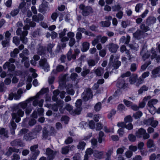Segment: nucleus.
Wrapping results in <instances>:
<instances>
[{"label": "nucleus", "mask_w": 160, "mask_h": 160, "mask_svg": "<svg viewBox=\"0 0 160 160\" xmlns=\"http://www.w3.org/2000/svg\"><path fill=\"white\" fill-rule=\"evenodd\" d=\"M81 111V109L80 108H76L73 110V114L72 115H74L76 114L79 115L80 114Z\"/></svg>", "instance_id": "obj_56"}, {"label": "nucleus", "mask_w": 160, "mask_h": 160, "mask_svg": "<svg viewBox=\"0 0 160 160\" xmlns=\"http://www.w3.org/2000/svg\"><path fill=\"white\" fill-rule=\"evenodd\" d=\"M132 117L130 115H128L126 117L124 118V122L126 124L127 123H131L132 121Z\"/></svg>", "instance_id": "obj_45"}, {"label": "nucleus", "mask_w": 160, "mask_h": 160, "mask_svg": "<svg viewBox=\"0 0 160 160\" xmlns=\"http://www.w3.org/2000/svg\"><path fill=\"white\" fill-rule=\"evenodd\" d=\"M22 102L20 103L14 107V110L16 112V113H13L12 114V120L11 121L10 125H9V128L11 134L13 135L15 134V130L16 128V124L13 120L15 119V122L18 123L20 121L21 117H22L24 114V112L20 108L23 109L26 108L25 113L26 114L29 115L31 112L32 110L28 107V105L30 104L29 102H26V101Z\"/></svg>", "instance_id": "obj_1"}, {"label": "nucleus", "mask_w": 160, "mask_h": 160, "mask_svg": "<svg viewBox=\"0 0 160 160\" xmlns=\"http://www.w3.org/2000/svg\"><path fill=\"white\" fill-rule=\"evenodd\" d=\"M38 144L31 146L30 147L31 152L30 158L31 160H35L40 153V151L38 150Z\"/></svg>", "instance_id": "obj_4"}, {"label": "nucleus", "mask_w": 160, "mask_h": 160, "mask_svg": "<svg viewBox=\"0 0 160 160\" xmlns=\"http://www.w3.org/2000/svg\"><path fill=\"white\" fill-rule=\"evenodd\" d=\"M135 134L138 138H141L142 137L144 139H148L150 137L149 134L146 132L145 130L142 128L138 129L136 132Z\"/></svg>", "instance_id": "obj_5"}, {"label": "nucleus", "mask_w": 160, "mask_h": 160, "mask_svg": "<svg viewBox=\"0 0 160 160\" xmlns=\"http://www.w3.org/2000/svg\"><path fill=\"white\" fill-rule=\"evenodd\" d=\"M19 149L15 148H12L11 147L9 148L8 151L7 152L6 154L8 156L10 155L13 152H18L19 151Z\"/></svg>", "instance_id": "obj_25"}, {"label": "nucleus", "mask_w": 160, "mask_h": 160, "mask_svg": "<svg viewBox=\"0 0 160 160\" xmlns=\"http://www.w3.org/2000/svg\"><path fill=\"white\" fill-rule=\"evenodd\" d=\"M28 32V31L26 30L22 31L21 28H18L16 30L17 35L20 36V40L24 44H26L27 42V38L25 37L27 35Z\"/></svg>", "instance_id": "obj_3"}, {"label": "nucleus", "mask_w": 160, "mask_h": 160, "mask_svg": "<svg viewBox=\"0 0 160 160\" xmlns=\"http://www.w3.org/2000/svg\"><path fill=\"white\" fill-rule=\"evenodd\" d=\"M23 138L24 139L27 141H30L34 138L32 133H29L26 134L24 135Z\"/></svg>", "instance_id": "obj_27"}, {"label": "nucleus", "mask_w": 160, "mask_h": 160, "mask_svg": "<svg viewBox=\"0 0 160 160\" xmlns=\"http://www.w3.org/2000/svg\"><path fill=\"white\" fill-rule=\"evenodd\" d=\"M103 27H108L110 25V22L109 21H102L100 22Z\"/></svg>", "instance_id": "obj_46"}, {"label": "nucleus", "mask_w": 160, "mask_h": 160, "mask_svg": "<svg viewBox=\"0 0 160 160\" xmlns=\"http://www.w3.org/2000/svg\"><path fill=\"white\" fill-rule=\"evenodd\" d=\"M29 55V51L26 48H25L22 52V53L19 54V56L22 58L21 62H23L27 60L28 59V58L26 56Z\"/></svg>", "instance_id": "obj_15"}, {"label": "nucleus", "mask_w": 160, "mask_h": 160, "mask_svg": "<svg viewBox=\"0 0 160 160\" xmlns=\"http://www.w3.org/2000/svg\"><path fill=\"white\" fill-rule=\"evenodd\" d=\"M43 16L40 13L38 14L37 15H34L32 17V20L37 22L43 20Z\"/></svg>", "instance_id": "obj_19"}, {"label": "nucleus", "mask_w": 160, "mask_h": 160, "mask_svg": "<svg viewBox=\"0 0 160 160\" xmlns=\"http://www.w3.org/2000/svg\"><path fill=\"white\" fill-rule=\"evenodd\" d=\"M76 38L77 40V41L78 42H79L82 38V34L80 32H78L76 34Z\"/></svg>", "instance_id": "obj_57"}, {"label": "nucleus", "mask_w": 160, "mask_h": 160, "mask_svg": "<svg viewBox=\"0 0 160 160\" xmlns=\"http://www.w3.org/2000/svg\"><path fill=\"white\" fill-rule=\"evenodd\" d=\"M140 54L144 61L148 58L150 55V52L148 51L145 48H142Z\"/></svg>", "instance_id": "obj_12"}, {"label": "nucleus", "mask_w": 160, "mask_h": 160, "mask_svg": "<svg viewBox=\"0 0 160 160\" xmlns=\"http://www.w3.org/2000/svg\"><path fill=\"white\" fill-rule=\"evenodd\" d=\"M9 39H7L5 40L2 41V44L3 47H8L9 45Z\"/></svg>", "instance_id": "obj_44"}, {"label": "nucleus", "mask_w": 160, "mask_h": 160, "mask_svg": "<svg viewBox=\"0 0 160 160\" xmlns=\"http://www.w3.org/2000/svg\"><path fill=\"white\" fill-rule=\"evenodd\" d=\"M142 115V113L141 111H138L133 114V116L135 119H138L140 118Z\"/></svg>", "instance_id": "obj_38"}, {"label": "nucleus", "mask_w": 160, "mask_h": 160, "mask_svg": "<svg viewBox=\"0 0 160 160\" xmlns=\"http://www.w3.org/2000/svg\"><path fill=\"white\" fill-rule=\"evenodd\" d=\"M148 89V88L146 86L143 85L138 90V93L142 94L143 91H147Z\"/></svg>", "instance_id": "obj_50"}, {"label": "nucleus", "mask_w": 160, "mask_h": 160, "mask_svg": "<svg viewBox=\"0 0 160 160\" xmlns=\"http://www.w3.org/2000/svg\"><path fill=\"white\" fill-rule=\"evenodd\" d=\"M144 34L143 32L141 30H138L133 34V37L137 39H140L143 37Z\"/></svg>", "instance_id": "obj_18"}, {"label": "nucleus", "mask_w": 160, "mask_h": 160, "mask_svg": "<svg viewBox=\"0 0 160 160\" xmlns=\"http://www.w3.org/2000/svg\"><path fill=\"white\" fill-rule=\"evenodd\" d=\"M23 93V91L22 89H19L17 91V93H11L9 94L8 99L10 100H12L13 99L14 100L19 99L20 98L21 95Z\"/></svg>", "instance_id": "obj_7"}, {"label": "nucleus", "mask_w": 160, "mask_h": 160, "mask_svg": "<svg viewBox=\"0 0 160 160\" xmlns=\"http://www.w3.org/2000/svg\"><path fill=\"white\" fill-rule=\"evenodd\" d=\"M65 108L67 111H69L71 114H73V110H72V107L70 105L68 104L66 105Z\"/></svg>", "instance_id": "obj_42"}, {"label": "nucleus", "mask_w": 160, "mask_h": 160, "mask_svg": "<svg viewBox=\"0 0 160 160\" xmlns=\"http://www.w3.org/2000/svg\"><path fill=\"white\" fill-rule=\"evenodd\" d=\"M101 108V103L99 102L97 103L94 106L95 110L96 112H98L100 110Z\"/></svg>", "instance_id": "obj_41"}, {"label": "nucleus", "mask_w": 160, "mask_h": 160, "mask_svg": "<svg viewBox=\"0 0 160 160\" xmlns=\"http://www.w3.org/2000/svg\"><path fill=\"white\" fill-rule=\"evenodd\" d=\"M137 80V75L135 74H133L129 78V82L131 84H134Z\"/></svg>", "instance_id": "obj_29"}, {"label": "nucleus", "mask_w": 160, "mask_h": 160, "mask_svg": "<svg viewBox=\"0 0 160 160\" xmlns=\"http://www.w3.org/2000/svg\"><path fill=\"white\" fill-rule=\"evenodd\" d=\"M28 131V130L26 128H23L21 129L19 132L18 135L22 136L23 134L27 133Z\"/></svg>", "instance_id": "obj_58"}, {"label": "nucleus", "mask_w": 160, "mask_h": 160, "mask_svg": "<svg viewBox=\"0 0 160 160\" xmlns=\"http://www.w3.org/2000/svg\"><path fill=\"white\" fill-rule=\"evenodd\" d=\"M67 57L68 60L70 61L72 59H76L75 55L72 54L71 48H70L67 54Z\"/></svg>", "instance_id": "obj_24"}, {"label": "nucleus", "mask_w": 160, "mask_h": 160, "mask_svg": "<svg viewBox=\"0 0 160 160\" xmlns=\"http://www.w3.org/2000/svg\"><path fill=\"white\" fill-rule=\"evenodd\" d=\"M79 8L82 10V13L84 16H87L90 13L92 12V8L90 6L85 7L84 5L82 4L80 5Z\"/></svg>", "instance_id": "obj_6"}, {"label": "nucleus", "mask_w": 160, "mask_h": 160, "mask_svg": "<svg viewBox=\"0 0 160 160\" xmlns=\"http://www.w3.org/2000/svg\"><path fill=\"white\" fill-rule=\"evenodd\" d=\"M19 52V51L18 49L17 48H15L13 51L10 52V56L12 58H14L17 56V54Z\"/></svg>", "instance_id": "obj_36"}, {"label": "nucleus", "mask_w": 160, "mask_h": 160, "mask_svg": "<svg viewBox=\"0 0 160 160\" xmlns=\"http://www.w3.org/2000/svg\"><path fill=\"white\" fill-rule=\"evenodd\" d=\"M13 42L17 46L20 43L19 38L17 37H14L13 38Z\"/></svg>", "instance_id": "obj_49"}, {"label": "nucleus", "mask_w": 160, "mask_h": 160, "mask_svg": "<svg viewBox=\"0 0 160 160\" xmlns=\"http://www.w3.org/2000/svg\"><path fill=\"white\" fill-rule=\"evenodd\" d=\"M147 146L148 148L154 147L155 146L153 141L151 139H149L147 142Z\"/></svg>", "instance_id": "obj_39"}, {"label": "nucleus", "mask_w": 160, "mask_h": 160, "mask_svg": "<svg viewBox=\"0 0 160 160\" xmlns=\"http://www.w3.org/2000/svg\"><path fill=\"white\" fill-rule=\"evenodd\" d=\"M117 85L119 88H124L125 85L124 80L123 78H119Z\"/></svg>", "instance_id": "obj_22"}, {"label": "nucleus", "mask_w": 160, "mask_h": 160, "mask_svg": "<svg viewBox=\"0 0 160 160\" xmlns=\"http://www.w3.org/2000/svg\"><path fill=\"white\" fill-rule=\"evenodd\" d=\"M82 48L81 50L83 52L86 51L88 50L89 47V44L87 42H84L82 44Z\"/></svg>", "instance_id": "obj_26"}, {"label": "nucleus", "mask_w": 160, "mask_h": 160, "mask_svg": "<svg viewBox=\"0 0 160 160\" xmlns=\"http://www.w3.org/2000/svg\"><path fill=\"white\" fill-rule=\"evenodd\" d=\"M128 138L130 141L134 142L136 140V136L132 134H130L128 135Z\"/></svg>", "instance_id": "obj_48"}, {"label": "nucleus", "mask_w": 160, "mask_h": 160, "mask_svg": "<svg viewBox=\"0 0 160 160\" xmlns=\"http://www.w3.org/2000/svg\"><path fill=\"white\" fill-rule=\"evenodd\" d=\"M156 19L153 17H149L147 20L146 23L149 25L155 22Z\"/></svg>", "instance_id": "obj_30"}, {"label": "nucleus", "mask_w": 160, "mask_h": 160, "mask_svg": "<svg viewBox=\"0 0 160 160\" xmlns=\"http://www.w3.org/2000/svg\"><path fill=\"white\" fill-rule=\"evenodd\" d=\"M109 50L111 52H116L119 48L117 44L113 43H110L108 45Z\"/></svg>", "instance_id": "obj_16"}, {"label": "nucleus", "mask_w": 160, "mask_h": 160, "mask_svg": "<svg viewBox=\"0 0 160 160\" xmlns=\"http://www.w3.org/2000/svg\"><path fill=\"white\" fill-rule=\"evenodd\" d=\"M104 69L101 67H99L95 69L94 71V73L98 76H101L104 73Z\"/></svg>", "instance_id": "obj_23"}, {"label": "nucleus", "mask_w": 160, "mask_h": 160, "mask_svg": "<svg viewBox=\"0 0 160 160\" xmlns=\"http://www.w3.org/2000/svg\"><path fill=\"white\" fill-rule=\"evenodd\" d=\"M121 8V7L119 4L116 5L112 7V10L113 11H119Z\"/></svg>", "instance_id": "obj_54"}, {"label": "nucleus", "mask_w": 160, "mask_h": 160, "mask_svg": "<svg viewBox=\"0 0 160 160\" xmlns=\"http://www.w3.org/2000/svg\"><path fill=\"white\" fill-rule=\"evenodd\" d=\"M56 151H53L50 148H47L46 150V154L48 156L49 160H52L56 154Z\"/></svg>", "instance_id": "obj_14"}, {"label": "nucleus", "mask_w": 160, "mask_h": 160, "mask_svg": "<svg viewBox=\"0 0 160 160\" xmlns=\"http://www.w3.org/2000/svg\"><path fill=\"white\" fill-rule=\"evenodd\" d=\"M151 61H149L145 63L141 66V69L142 70H145L147 67L151 64Z\"/></svg>", "instance_id": "obj_55"}, {"label": "nucleus", "mask_w": 160, "mask_h": 160, "mask_svg": "<svg viewBox=\"0 0 160 160\" xmlns=\"http://www.w3.org/2000/svg\"><path fill=\"white\" fill-rule=\"evenodd\" d=\"M86 145V143L83 141H81L79 142L77 148L79 149L83 150Z\"/></svg>", "instance_id": "obj_37"}, {"label": "nucleus", "mask_w": 160, "mask_h": 160, "mask_svg": "<svg viewBox=\"0 0 160 160\" xmlns=\"http://www.w3.org/2000/svg\"><path fill=\"white\" fill-rule=\"evenodd\" d=\"M19 12V10L18 8L16 9L11 12L10 14L12 16H14L17 15Z\"/></svg>", "instance_id": "obj_53"}, {"label": "nucleus", "mask_w": 160, "mask_h": 160, "mask_svg": "<svg viewBox=\"0 0 160 160\" xmlns=\"http://www.w3.org/2000/svg\"><path fill=\"white\" fill-rule=\"evenodd\" d=\"M153 118H150L147 120H145L144 122L145 124L148 126H149L152 124Z\"/></svg>", "instance_id": "obj_60"}, {"label": "nucleus", "mask_w": 160, "mask_h": 160, "mask_svg": "<svg viewBox=\"0 0 160 160\" xmlns=\"http://www.w3.org/2000/svg\"><path fill=\"white\" fill-rule=\"evenodd\" d=\"M3 68L4 70L8 68V71L11 72L14 71L15 66L14 64L10 63L9 62H6L3 65Z\"/></svg>", "instance_id": "obj_10"}, {"label": "nucleus", "mask_w": 160, "mask_h": 160, "mask_svg": "<svg viewBox=\"0 0 160 160\" xmlns=\"http://www.w3.org/2000/svg\"><path fill=\"white\" fill-rule=\"evenodd\" d=\"M60 91L58 90H56L53 92V95L52 97V100H58V98L57 96L58 95Z\"/></svg>", "instance_id": "obj_35"}, {"label": "nucleus", "mask_w": 160, "mask_h": 160, "mask_svg": "<svg viewBox=\"0 0 160 160\" xmlns=\"http://www.w3.org/2000/svg\"><path fill=\"white\" fill-rule=\"evenodd\" d=\"M111 64H112V66L113 67L114 69H117L121 65V62L118 60L115 61V59L114 62Z\"/></svg>", "instance_id": "obj_33"}, {"label": "nucleus", "mask_w": 160, "mask_h": 160, "mask_svg": "<svg viewBox=\"0 0 160 160\" xmlns=\"http://www.w3.org/2000/svg\"><path fill=\"white\" fill-rule=\"evenodd\" d=\"M39 65L42 67L44 71L48 72L49 70V66L45 58L41 59L39 61Z\"/></svg>", "instance_id": "obj_11"}, {"label": "nucleus", "mask_w": 160, "mask_h": 160, "mask_svg": "<svg viewBox=\"0 0 160 160\" xmlns=\"http://www.w3.org/2000/svg\"><path fill=\"white\" fill-rule=\"evenodd\" d=\"M140 28L142 30V31L144 33L149 30V28L148 26H146L143 23H142L141 25Z\"/></svg>", "instance_id": "obj_34"}, {"label": "nucleus", "mask_w": 160, "mask_h": 160, "mask_svg": "<svg viewBox=\"0 0 160 160\" xmlns=\"http://www.w3.org/2000/svg\"><path fill=\"white\" fill-rule=\"evenodd\" d=\"M70 78L73 81H76L77 82H78L79 80L78 75L77 73L74 72L72 73L71 74Z\"/></svg>", "instance_id": "obj_31"}, {"label": "nucleus", "mask_w": 160, "mask_h": 160, "mask_svg": "<svg viewBox=\"0 0 160 160\" xmlns=\"http://www.w3.org/2000/svg\"><path fill=\"white\" fill-rule=\"evenodd\" d=\"M56 101V103L53 104L52 107V109L55 111H57L58 108H62L63 105V101Z\"/></svg>", "instance_id": "obj_17"}, {"label": "nucleus", "mask_w": 160, "mask_h": 160, "mask_svg": "<svg viewBox=\"0 0 160 160\" xmlns=\"http://www.w3.org/2000/svg\"><path fill=\"white\" fill-rule=\"evenodd\" d=\"M48 92L49 90L48 88H43L35 96L30 98L28 100H35L37 99H38L41 95Z\"/></svg>", "instance_id": "obj_8"}, {"label": "nucleus", "mask_w": 160, "mask_h": 160, "mask_svg": "<svg viewBox=\"0 0 160 160\" xmlns=\"http://www.w3.org/2000/svg\"><path fill=\"white\" fill-rule=\"evenodd\" d=\"M104 136V133L103 132L100 131L99 134L98 142L101 143L102 141V137Z\"/></svg>", "instance_id": "obj_61"}, {"label": "nucleus", "mask_w": 160, "mask_h": 160, "mask_svg": "<svg viewBox=\"0 0 160 160\" xmlns=\"http://www.w3.org/2000/svg\"><path fill=\"white\" fill-rule=\"evenodd\" d=\"M103 155V152H99L98 151H96L95 153V156L98 158L101 159L102 158Z\"/></svg>", "instance_id": "obj_40"}, {"label": "nucleus", "mask_w": 160, "mask_h": 160, "mask_svg": "<svg viewBox=\"0 0 160 160\" xmlns=\"http://www.w3.org/2000/svg\"><path fill=\"white\" fill-rule=\"evenodd\" d=\"M0 135L6 138L9 137L8 132L7 130L4 128H0Z\"/></svg>", "instance_id": "obj_20"}, {"label": "nucleus", "mask_w": 160, "mask_h": 160, "mask_svg": "<svg viewBox=\"0 0 160 160\" xmlns=\"http://www.w3.org/2000/svg\"><path fill=\"white\" fill-rule=\"evenodd\" d=\"M160 71V66L155 68L152 71V77L153 78L156 77L157 76L156 75L158 74L159 72Z\"/></svg>", "instance_id": "obj_28"}, {"label": "nucleus", "mask_w": 160, "mask_h": 160, "mask_svg": "<svg viewBox=\"0 0 160 160\" xmlns=\"http://www.w3.org/2000/svg\"><path fill=\"white\" fill-rule=\"evenodd\" d=\"M25 5L26 2H22L18 6V9H22L23 13H24L27 10V8L24 7Z\"/></svg>", "instance_id": "obj_32"}, {"label": "nucleus", "mask_w": 160, "mask_h": 160, "mask_svg": "<svg viewBox=\"0 0 160 160\" xmlns=\"http://www.w3.org/2000/svg\"><path fill=\"white\" fill-rule=\"evenodd\" d=\"M143 6V4L142 3H139L137 4L135 8V11L137 12H139V9L141 8Z\"/></svg>", "instance_id": "obj_64"}, {"label": "nucleus", "mask_w": 160, "mask_h": 160, "mask_svg": "<svg viewBox=\"0 0 160 160\" xmlns=\"http://www.w3.org/2000/svg\"><path fill=\"white\" fill-rule=\"evenodd\" d=\"M151 52L152 53V55L151 56V58L152 59H153L155 58V57L156 56V55H157V54L156 53V51H155L154 49H151Z\"/></svg>", "instance_id": "obj_62"}, {"label": "nucleus", "mask_w": 160, "mask_h": 160, "mask_svg": "<svg viewBox=\"0 0 160 160\" xmlns=\"http://www.w3.org/2000/svg\"><path fill=\"white\" fill-rule=\"evenodd\" d=\"M100 37L101 35L97 36L96 38L92 41V45L95 46L99 42V40H100Z\"/></svg>", "instance_id": "obj_47"}, {"label": "nucleus", "mask_w": 160, "mask_h": 160, "mask_svg": "<svg viewBox=\"0 0 160 160\" xmlns=\"http://www.w3.org/2000/svg\"><path fill=\"white\" fill-rule=\"evenodd\" d=\"M91 90L90 88H87L82 94V97L84 100H88L91 99L92 97V95L91 92Z\"/></svg>", "instance_id": "obj_9"}, {"label": "nucleus", "mask_w": 160, "mask_h": 160, "mask_svg": "<svg viewBox=\"0 0 160 160\" xmlns=\"http://www.w3.org/2000/svg\"><path fill=\"white\" fill-rule=\"evenodd\" d=\"M64 69V67L63 66L61 65H59L57 66L56 71L57 72H59L62 71Z\"/></svg>", "instance_id": "obj_59"}, {"label": "nucleus", "mask_w": 160, "mask_h": 160, "mask_svg": "<svg viewBox=\"0 0 160 160\" xmlns=\"http://www.w3.org/2000/svg\"><path fill=\"white\" fill-rule=\"evenodd\" d=\"M48 7L47 3L46 2H43L39 6V12H42L46 10V9L48 8Z\"/></svg>", "instance_id": "obj_21"}, {"label": "nucleus", "mask_w": 160, "mask_h": 160, "mask_svg": "<svg viewBox=\"0 0 160 160\" xmlns=\"http://www.w3.org/2000/svg\"><path fill=\"white\" fill-rule=\"evenodd\" d=\"M11 145L12 146H19L23 147L24 146V143L20 139H16L10 142Z\"/></svg>", "instance_id": "obj_13"}, {"label": "nucleus", "mask_w": 160, "mask_h": 160, "mask_svg": "<svg viewBox=\"0 0 160 160\" xmlns=\"http://www.w3.org/2000/svg\"><path fill=\"white\" fill-rule=\"evenodd\" d=\"M116 111L114 109H112L110 112L109 114L108 115V117L109 118H111L113 116L115 115L116 113Z\"/></svg>", "instance_id": "obj_63"}, {"label": "nucleus", "mask_w": 160, "mask_h": 160, "mask_svg": "<svg viewBox=\"0 0 160 160\" xmlns=\"http://www.w3.org/2000/svg\"><path fill=\"white\" fill-rule=\"evenodd\" d=\"M43 101H33L32 104L35 106H39L40 108H37L32 114V117L34 118H38V114L40 117L38 121L41 123H43L45 121V118L44 117H42L43 115L44 111V109L42 108L43 105Z\"/></svg>", "instance_id": "obj_2"}, {"label": "nucleus", "mask_w": 160, "mask_h": 160, "mask_svg": "<svg viewBox=\"0 0 160 160\" xmlns=\"http://www.w3.org/2000/svg\"><path fill=\"white\" fill-rule=\"evenodd\" d=\"M69 146H68L62 148V154H66L68 153Z\"/></svg>", "instance_id": "obj_43"}, {"label": "nucleus", "mask_w": 160, "mask_h": 160, "mask_svg": "<svg viewBox=\"0 0 160 160\" xmlns=\"http://www.w3.org/2000/svg\"><path fill=\"white\" fill-rule=\"evenodd\" d=\"M69 120V117L66 116H62L61 118V121H64L65 124H68Z\"/></svg>", "instance_id": "obj_52"}, {"label": "nucleus", "mask_w": 160, "mask_h": 160, "mask_svg": "<svg viewBox=\"0 0 160 160\" xmlns=\"http://www.w3.org/2000/svg\"><path fill=\"white\" fill-rule=\"evenodd\" d=\"M157 102L158 101H149L148 103V105L151 108H155L153 105L154 104H156Z\"/></svg>", "instance_id": "obj_51"}]
</instances>
